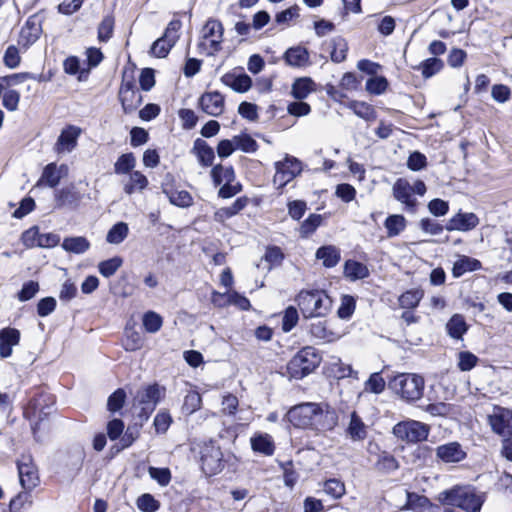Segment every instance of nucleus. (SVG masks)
<instances>
[{
  "mask_svg": "<svg viewBox=\"0 0 512 512\" xmlns=\"http://www.w3.org/2000/svg\"><path fill=\"white\" fill-rule=\"evenodd\" d=\"M114 18L107 15L103 18L98 27V39L101 42H107L113 35Z\"/></svg>",
  "mask_w": 512,
  "mask_h": 512,
  "instance_id": "49",
  "label": "nucleus"
},
{
  "mask_svg": "<svg viewBox=\"0 0 512 512\" xmlns=\"http://www.w3.org/2000/svg\"><path fill=\"white\" fill-rule=\"evenodd\" d=\"M388 87V81L383 76H375L367 80L366 90L375 95H380L386 91Z\"/></svg>",
  "mask_w": 512,
  "mask_h": 512,
  "instance_id": "52",
  "label": "nucleus"
},
{
  "mask_svg": "<svg viewBox=\"0 0 512 512\" xmlns=\"http://www.w3.org/2000/svg\"><path fill=\"white\" fill-rule=\"evenodd\" d=\"M468 328L469 326L461 314H454L446 323L447 334L456 340L462 339Z\"/></svg>",
  "mask_w": 512,
  "mask_h": 512,
  "instance_id": "26",
  "label": "nucleus"
},
{
  "mask_svg": "<svg viewBox=\"0 0 512 512\" xmlns=\"http://www.w3.org/2000/svg\"><path fill=\"white\" fill-rule=\"evenodd\" d=\"M315 91V83L310 78H299L292 85V95L294 98L302 100Z\"/></svg>",
  "mask_w": 512,
  "mask_h": 512,
  "instance_id": "34",
  "label": "nucleus"
},
{
  "mask_svg": "<svg viewBox=\"0 0 512 512\" xmlns=\"http://www.w3.org/2000/svg\"><path fill=\"white\" fill-rule=\"evenodd\" d=\"M423 296L424 292L421 289H411L399 297V304L402 308L412 309L418 306Z\"/></svg>",
  "mask_w": 512,
  "mask_h": 512,
  "instance_id": "39",
  "label": "nucleus"
},
{
  "mask_svg": "<svg viewBox=\"0 0 512 512\" xmlns=\"http://www.w3.org/2000/svg\"><path fill=\"white\" fill-rule=\"evenodd\" d=\"M321 357L312 347H305L297 352L287 364L290 378L302 379L313 372L320 364Z\"/></svg>",
  "mask_w": 512,
  "mask_h": 512,
  "instance_id": "5",
  "label": "nucleus"
},
{
  "mask_svg": "<svg viewBox=\"0 0 512 512\" xmlns=\"http://www.w3.org/2000/svg\"><path fill=\"white\" fill-rule=\"evenodd\" d=\"M143 326L145 330L149 333L158 332L163 324L162 317L156 312L149 311L143 315Z\"/></svg>",
  "mask_w": 512,
  "mask_h": 512,
  "instance_id": "46",
  "label": "nucleus"
},
{
  "mask_svg": "<svg viewBox=\"0 0 512 512\" xmlns=\"http://www.w3.org/2000/svg\"><path fill=\"white\" fill-rule=\"evenodd\" d=\"M126 394L124 390L118 389L116 390L109 398L107 402L108 410L111 412H116L120 410L125 402Z\"/></svg>",
  "mask_w": 512,
  "mask_h": 512,
  "instance_id": "62",
  "label": "nucleus"
},
{
  "mask_svg": "<svg viewBox=\"0 0 512 512\" xmlns=\"http://www.w3.org/2000/svg\"><path fill=\"white\" fill-rule=\"evenodd\" d=\"M121 265L122 259L120 257H113L99 263L98 268L101 275L108 278L114 275L115 272L121 267Z\"/></svg>",
  "mask_w": 512,
  "mask_h": 512,
  "instance_id": "53",
  "label": "nucleus"
},
{
  "mask_svg": "<svg viewBox=\"0 0 512 512\" xmlns=\"http://www.w3.org/2000/svg\"><path fill=\"white\" fill-rule=\"evenodd\" d=\"M162 191L168 197L172 205L180 208H187L193 204V197L186 190L174 189L168 184H163Z\"/></svg>",
  "mask_w": 512,
  "mask_h": 512,
  "instance_id": "23",
  "label": "nucleus"
},
{
  "mask_svg": "<svg viewBox=\"0 0 512 512\" xmlns=\"http://www.w3.org/2000/svg\"><path fill=\"white\" fill-rule=\"evenodd\" d=\"M68 175V166L61 164L57 166L55 163H50L45 166L42 175L37 182V186L46 185L51 188L56 187L62 178Z\"/></svg>",
  "mask_w": 512,
  "mask_h": 512,
  "instance_id": "15",
  "label": "nucleus"
},
{
  "mask_svg": "<svg viewBox=\"0 0 512 512\" xmlns=\"http://www.w3.org/2000/svg\"><path fill=\"white\" fill-rule=\"evenodd\" d=\"M203 471L208 475H213L221 471L223 467L222 452L218 447H206L201 456Z\"/></svg>",
  "mask_w": 512,
  "mask_h": 512,
  "instance_id": "14",
  "label": "nucleus"
},
{
  "mask_svg": "<svg viewBox=\"0 0 512 512\" xmlns=\"http://www.w3.org/2000/svg\"><path fill=\"white\" fill-rule=\"evenodd\" d=\"M211 176L215 185H220L222 182L231 183L235 178L233 168L222 165L214 166L211 170Z\"/></svg>",
  "mask_w": 512,
  "mask_h": 512,
  "instance_id": "40",
  "label": "nucleus"
},
{
  "mask_svg": "<svg viewBox=\"0 0 512 512\" xmlns=\"http://www.w3.org/2000/svg\"><path fill=\"white\" fill-rule=\"evenodd\" d=\"M80 134L81 129L76 126L70 125L64 128L56 142V151L58 153L71 152L75 148Z\"/></svg>",
  "mask_w": 512,
  "mask_h": 512,
  "instance_id": "20",
  "label": "nucleus"
},
{
  "mask_svg": "<svg viewBox=\"0 0 512 512\" xmlns=\"http://www.w3.org/2000/svg\"><path fill=\"white\" fill-rule=\"evenodd\" d=\"M284 59L289 66L304 67L309 63V53L304 47L296 46L285 52Z\"/></svg>",
  "mask_w": 512,
  "mask_h": 512,
  "instance_id": "28",
  "label": "nucleus"
},
{
  "mask_svg": "<svg viewBox=\"0 0 512 512\" xmlns=\"http://www.w3.org/2000/svg\"><path fill=\"white\" fill-rule=\"evenodd\" d=\"M172 423V417L170 413L166 410H160L155 418L153 425L157 433L164 434L169 429Z\"/></svg>",
  "mask_w": 512,
  "mask_h": 512,
  "instance_id": "54",
  "label": "nucleus"
},
{
  "mask_svg": "<svg viewBox=\"0 0 512 512\" xmlns=\"http://www.w3.org/2000/svg\"><path fill=\"white\" fill-rule=\"evenodd\" d=\"M394 198L405 205L406 209L414 210L417 206V200L413 197L411 184L404 178L396 180L392 187Z\"/></svg>",
  "mask_w": 512,
  "mask_h": 512,
  "instance_id": "17",
  "label": "nucleus"
},
{
  "mask_svg": "<svg viewBox=\"0 0 512 512\" xmlns=\"http://www.w3.org/2000/svg\"><path fill=\"white\" fill-rule=\"evenodd\" d=\"M296 301L305 318L323 317L332 306V300L322 290L301 291Z\"/></svg>",
  "mask_w": 512,
  "mask_h": 512,
  "instance_id": "3",
  "label": "nucleus"
},
{
  "mask_svg": "<svg viewBox=\"0 0 512 512\" xmlns=\"http://www.w3.org/2000/svg\"><path fill=\"white\" fill-rule=\"evenodd\" d=\"M274 167L273 183L278 189L286 186L302 171V163L290 155H286L283 160L275 162Z\"/></svg>",
  "mask_w": 512,
  "mask_h": 512,
  "instance_id": "9",
  "label": "nucleus"
},
{
  "mask_svg": "<svg viewBox=\"0 0 512 512\" xmlns=\"http://www.w3.org/2000/svg\"><path fill=\"white\" fill-rule=\"evenodd\" d=\"M19 481L23 489L33 490L38 486L40 479L38 469L31 456L23 455L17 462Z\"/></svg>",
  "mask_w": 512,
  "mask_h": 512,
  "instance_id": "10",
  "label": "nucleus"
},
{
  "mask_svg": "<svg viewBox=\"0 0 512 512\" xmlns=\"http://www.w3.org/2000/svg\"><path fill=\"white\" fill-rule=\"evenodd\" d=\"M193 153L197 156L199 163L204 167H209L213 164L215 158L214 150L206 141L197 139L194 142Z\"/></svg>",
  "mask_w": 512,
  "mask_h": 512,
  "instance_id": "27",
  "label": "nucleus"
},
{
  "mask_svg": "<svg viewBox=\"0 0 512 512\" xmlns=\"http://www.w3.org/2000/svg\"><path fill=\"white\" fill-rule=\"evenodd\" d=\"M324 492L334 499L341 498L345 492V485L338 479H329L324 483Z\"/></svg>",
  "mask_w": 512,
  "mask_h": 512,
  "instance_id": "51",
  "label": "nucleus"
},
{
  "mask_svg": "<svg viewBox=\"0 0 512 512\" xmlns=\"http://www.w3.org/2000/svg\"><path fill=\"white\" fill-rule=\"evenodd\" d=\"M40 238L39 228L33 226L24 231L21 237L22 243L27 248L38 247V239Z\"/></svg>",
  "mask_w": 512,
  "mask_h": 512,
  "instance_id": "61",
  "label": "nucleus"
},
{
  "mask_svg": "<svg viewBox=\"0 0 512 512\" xmlns=\"http://www.w3.org/2000/svg\"><path fill=\"white\" fill-rule=\"evenodd\" d=\"M424 378L414 373H400L389 381V387L403 400L417 401L423 396Z\"/></svg>",
  "mask_w": 512,
  "mask_h": 512,
  "instance_id": "4",
  "label": "nucleus"
},
{
  "mask_svg": "<svg viewBox=\"0 0 512 512\" xmlns=\"http://www.w3.org/2000/svg\"><path fill=\"white\" fill-rule=\"evenodd\" d=\"M119 98L125 113H132L142 103V95L134 84L123 81L119 90Z\"/></svg>",
  "mask_w": 512,
  "mask_h": 512,
  "instance_id": "12",
  "label": "nucleus"
},
{
  "mask_svg": "<svg viewBox=\"0 0 512 512\" xmlns=\"http://www.w3.org/2000/svg\"><path fill=\"white\" fill-rule=\"evenodd\" d=\"M355 310V301L353 297L344 295L341 299V305L338 308V316L342 319H348Z\"/></svg>",
  "mask_w": 512,
  "mask_h": 512,
  "instance_id": "60",
  "label": "nucleus"
},
{
  "mask_svg": "<svg viewBox=\"0 0 512 512\" xmlns=\"http://www.w3.org/2000/svg\"><path fill=\"white\" fill-rule=\"evenodd\" d=\"M366 390L379 394L385 389V380L379 373H373L365 383Z\"/></svg>",
  "mask_w": 512,
  "mask_h": 512,
  "instance_id": "59",
  "label": "nucleus"
},
{
  "mask_svg": "<svg viewBox=\"0 0 512 512\" xmlns=\"http://www.w3.org/2000/svg\"><path fill=\"white\" fill-rule=\"evenodd\" d=\"M436 456L444 463H458L466 458V452L457 442H450L436 448Z\"/></svg>",
  "mask_w": 512,
  "mask_h": 512,
  "instance_id": "19",
  "label": "nucleus"
},
{
  "mask_svg": "<svg viewBox=\"0 0 512 512\" xmlns=\"http://www.w3.org/2000/svg\"><path fill=\"white\" fill-rule=\"evenodd\" d=\"M428 210L434 216H444L449 210V204L442 199L436 198L428 203Z\"/></svg>",
  "mask_w": 512,
  "mask_h": 512,
  "instance_id": "64",
  "label": "nucleus"
},
{
  "mask_svg": "<svg viewBox=\"0 0 512 512\" xmlns=\"http://www.w3.org/2000/svg\"><path fill=\"white\" fill-rule=\"evenodd\" d=\"M62 248L67 252L82 254L90 248V243L82 236L67 237L62 242Z\"/></svg>",
  "mask_w": 512,
  "mask_h": 512,
  "instance_id": "35",
  "label": "nucleus"
},
{
  "mask_svg": "<svg viewBox=\"0 0 512 512\" xmlns=\"http://www.w3.org/2000/svg\"><path fill=\"white\" fill-rule=\"evenodd\" d=\"M347 107L352 110L358 117L366 120L373 121L376 119V111L372 105L363 101H350Z\"/></svg>",
  "mask_w": 512,
  "mask_h": 512,
  "instance_id": "33",
  "label": "nucleus"
},
{
  "mask_svg": "<svg viewBox=\"0 0 512 512\" xmlns=\"http://www.w3.org/2000/svg\"><path fill=\"white\" fill-rule=\"evenodd\" d=\"M225 82L234 91L240 93L248 91L252 85V80L247 74L227 75L225 77Z\"/></svg>",
  "mask_w": 512,
  "mask_h": 512,
  "instance_id": "36",
  "label": "nucleus"
},
{
  "mask_svg": "<svg viewBox=\"0 0 512 512\" xmlns=\"http://www.w3.org/2000/svg\"><path fill=\"white\" fill-rule=\"evenodd\" d=\"M322 222V216L319 214H311L305 219L300 226L299 233L301 237L306 238L320 226Z\"/></svg>",
  "mask_w": 512,
  "mask_h": 512,
  "instance_id": "44",
  "label": "nucleus"
},
{
  "mask_svg": "<svg viewBox=\"0 0 512 512\" xmlns=\"http://www.w3.org/2000/svg\"><path fill=\"white\" fill-rule=\"evenodd\" d=\"M481 268V262L468 256H460L454 263L452 273L454 277H460L467 272Z\"/></svg>",
  "mask_w": 512,
  "mask_h": 512,
  "instance_id": "29",
  "label": "nucleus"
},
{
  "mask_svg": "<svg viewBox=\"0 0 512 512\" xmlns=\"http://www.w3.org/2000/svg\"><path fill=\"white\" fill-rule=\"evenodd\" d=\"M245 206V202L241 199H237L230 207L222 208L215 213V218L217 220H222L224 218H230L237 214L240 210H242Z\"/></svg>",
  "mask_w": 512,
  "mask_h": 512,
  "instance_id": "57",
  "label": "nucleus"
},
{
  "mask_svg": "<svg viewBox=\"0 0 512 512\" xmlns=\"http://www.w3.org/2000/svg\"><path fill=\"white\" fill-rule=\"evenodd\" d=\"M20 332L15 328H4L0 331V357L8 358L12 355V348L19 344Z\"/></svg>",
  "mask_w": 512,
  "mask_h": 512,
  "instance_id": "21",
  "label": "nucleus"
},
{
  "mask_svg": "<svg viewBox=\"0 0 512 512\" xmlns=\"http://www.w3.org/2000/svg\"><path fill=\"white\" fill-rule=\"evenodd\" d=\"M164 395V388L159 385H149L139 390L134 398V409L137 416L146 421L151 413L155 410L156 405L159 403Z\"/></svg>",
  "mask_w": 512,
  "mask_h": 512,
  "instance_id": "6",
  "label": "nucleus"
},
{
  "mask_svg": "<svg viewBox=\"0 0 512 512\" xmlns=\"http://www.w3.org/2000/svg\"><path fill=\"white\" fill-rule=\"evenodd\" d=\"M147 177L140 171H132L129 179L124 183L123 190L126 194L131 195L136 191H142L148 186Z\"/></svg>",
  "mask_w": 512,
  "mask_h": 512,
  "instance_id": "31",
  "label": "nucleus"
},
{
  "mask_svg": "<svg viewBox=\"0 0 512 512\" xmlns=\"http://www.w3.org/2000/svg\"><path fill=\"white\" fill-rule=\"evenodd\" d=\"M289 422L298 428L331 430L336 425L337 417L332 411H323L319 404L303 403L288 411Z\"/></svg>",
  "mask_w": 512,
  "mask_h": 512,
  "instance_id": "1",
  "label": "nucleus"
},
{
  "mask_svg": "<svg viewBox=\"0 0 512 512\" xmlns=\"http://www.w3.org/2000/svg\"><path fill=\"white\" fill-rule=\"evenodd\" d=\"M224 28L222 23L210 18L201 29L199 47L207 54L214 55L222 49Z\"/></svg>",
  "mask_w": 512,
  "mask_h": 512,
  "instance_id": "7",
  "label": "nucleus"
},
{
  "mask_svg": "<svg viewBox=\"0 0 512 512\" xmlns=\"http://www.w3.org/2000/svg\"><path fill=\"white\" fill-rule=\"evenodd\" d=\"M479 362V358L470 351H460L456 356V364L460 371L472 370Z\"/></svg>",
  "mask_w": 512,
  "mask_h": 512,
  "instance_id": "38",
  "label": "nucleus"
},
{
  "mask_svg": "<svg viewBox=\"0 0 512 512\" xmlns=\"http://www.w3.org/2000/svg\"><path fill=\"white\" fill-rule=\"evenodd\" d=\"M148 473L161 486H167L171 481V473L168 468L150 467Z\"/></svg>",
  "mask_w": 512,
  "mask_h": 512,
  "instance_id": "56",
  "label": "nucleus"
},
{
  "mask_svg": "<svg viewBox=\"0 0 512 512\" xmlns=\"http://www.w3.org/2000/svg\"><path fill=\"white\" fill-rule=\"evenodd\" d=\"M479 224V218L472 212H458L455 214L446 225L448 231H462L467 232L474 229Z\"/></svg>",
  "mask_w": 512,
  "mask_h": 512,
  "instance_id": "16",
  "label": "nucleus"
},
{
  "mask_svg": "<svg viewBox=\"0 0 512 512\" xmlns=\"http://www.w3.org/2000/svg\"><path fill=\"white\" fill-rule=\"evenodd\" d=\"M316 257L322 260L325 267H334L340 261V251L337 247L329 245L320 247L316 252Z\"/></svg>",
  "mask_w": 512,
  "mask_h": 512,
  "instance_id": "32",
  "label": "nucleus"
},
{
  "mask_svg": "<svg viewBox=\"0 0 512 512\" xmlns=\"http://www.w3.org/2000/svg\"><path fill=\"white\" fill-rule=\"evenodd\" d=\"M201 403L202 399L200 394L196 391H190L184 398L182 410L186 414H192L200 408Z\"/></svg>",
  "mask_w": 512,
  "mask_h": 512,
  "instance_id": "47",
  "label": "nucleus"
},
{
  "mask_svg": "<svg viewBox=\"0 0 512 512\" xmlns=\"http://www.w3.org/2000/svg\"><path fill=\"white\" fill-rule=\"evenodd\" d=\"M42 32L41 24L36 16H31L27 19L21 28L18 44L24 49H27L37 41Z\"/></svg>",
  "mask_w": 512,
  "mask_h": 512,
  "instance_id": "13",
  "label": "nucleus"
},
{
  "mask_svg": "<svg viewBox=\"0 0 512 512\" xmlns=\"http://www.w3.org/2000/svg\"><path fill=\"white\" fill-rule=\"evenodd\" d=\"M174 44L165 37L159 38L153 43L151 53L156 57L163 58L169 53Z\"/></svg>",
  "mask_w": 512,
  "mask_h": 512,
  "instance_id": "55",
  "label": "nucleus"
},
{
  "mask_svg": "<svg viewBox=\"0 0 512 512\" xmlns=\"http://www.w3.org/2000/svg\"><path fill=\"white\" fill-rule=\"evenodd\" d=\"M437 500L442 505L456 506L466 512H480L486 500V494L478 493L471 486L455 485L450 489L441 491Z\"/></svg>",
  "mask_w": 512,
  "mask_h": 512,
  "instance_id": "2",
  "label": "nucleus"
},
{
  "mask_svg": "<svg viewBox=\"0 0 512 512\" xmlns=\"http://www.w3.org/2000/svg\"><path fill=\"white\" fill-rule=\"evenodd\" d=\"M344 273L348 278L352 280L363 279L368 275V269L364 264L360 262L347 261L345 263Z\"/></svg>",
  "mask_w": 512,
  "mask_h": 512,
  "instance_id": "42",
  "label": "nucleus"
},
{
  "mask_svg": "<svg viewBox=\"0 0 512 512\" xmlns=\"http://www.w3.org/2000/svg\"><path fill=\"white\" fill-rule=\"evenodd\" d=\"M310 332L315 338L327 342H331L336 339L335 334L329 331L326 327L325 322L322 321H318L316 323L311 324Z\"/></svg>",
  "mask_w": 512,
  "mask_h": 512,
  "instance_id": "48",
  "label": "nucleus"
},
{
  "mask_svg": "<svg viewBox=\"0 0 512 512\" xmlns=\"http://www.w3.org/2000/svg\"><path fill=\"white\" fill-rule=\"evenodd\" d=\"M368 435V427L362 421L356 412L350 416V421L346 428V436L353 442H362Z\"/></svg>",
  "mask_w": 512,
  "mask_h": 512,
  "instance_id": "22",
  "label": "nucleus"
},
{
  "mask_svg": "<svg viewBox=\"0 0 512 512\" xmlns=\"http://www.w3.org/2000/svg\"><path fill=\"white\" fill-rule=\"evenodd\" d=\"M135 164L136 159L133 153L122 154L114 164V171L119 175L131 173Z\"/></svg>",
  "mask_w": 512,
  "mask_h": 512,
  "instance_id": "41",
  "label": "nucleus"
},
{
  "mask_svg": "<svg viewBox=\"0 0 512 512\" xmlns=\"http://www.w3.org/2000/svg\"><path fill=\"white\" fill-rule=\"evenodd\" d=\"M489 425L501 438L512 436V412L506 408L495 407L488 417Z\"/></svg>",
  "mask_w": 512,
  "mask_h": 512,
  "instance_id": "11",
  "label": "nucleus"
},
{
  "mask_svg": "<svg viewBox=\"0 0 512 512\" xmlns=\"http://www.w3.org/2000/svg\"><path fill=\"white\" fill-rule=\"evenodd\" d=\"M199 104L203 112L210 116L217 117L224 110V97L219 92H206L200 99Z\"/></svg>",
  "mask_w": 512,
  "mask_h": 512,
  "instance_id": "18",
  "label": "nucleus"
},
{
  "mask_svg": "<svg viewBox=\"0 0 512 512\" xmlns=\"http://www.w3.org/2000/svg\"><path fill=\"white\" fill-rule=\"evenodd\" d=\"M406 226L407 221L405 217L400 214L389 215L384 222V227L387 231V237L389 238L398 236L405 230Z\"/></svg>",
  "mask_w": 512,
  "mask_h": 512,
  "instance_id": "30",
  "label": "nucleus"
},
{
  "mask_svg": "<svg viewBox=\"0 0 512 512\" xmlns=\"http://www.w3.org/2000/svg\"><path fill=\"white\" fill-rule=\"evenodd\" d=\"M335 194L342 201L348 203V202H351L352 200H354V198L356 196V190L352 185L343 183V184L337 185Z\"/></svg>",
  "mask_w": 512,
  "mask_h": 512,
  "instance_id": "63",
  "label": "nucleus"
},
{
  "mask_svg": "<svg viewBox=\"0 0 512 512\" xmlns=\"http://www.w3.org/2000/svg\"><path fill=\"white\" fill-rule=\"evenodd\" d=\"M430 432L429 425L416 420H406L393 427V434L407 442H420L427 439Z\"/></svg>",
  "mask_w": 512,
  "mask_h": 512,
  "instance_id": "8",
  "label": "nucleus"
},
{
  "mask_svg": "<svg viewBox=\"0 0 512 512\" xmlns=\"http://www.w3.org/2000/svg\"><path fill=\"white\" fill-rule=\"evenodd\" d=\"M251 447L254 452L271 456L274 453L275 445L272 437L267 433L255 434L250 439Z\"/></svg>",
  "mask_w": 512,
  "mask_h": 512,
  "instance_id": "24",
  "label": "nucleus"
},
{
  "mask_svg": "<svg viewBox=\"0 0 512 512\" xmlns=\"http://www.w3.org/2000/svg\"><path fill=\"white\" fill-rule=\"evenodd\" d=\"M331 59L336 63H340L346 59L348 50L347 43L342 38H335L331 41Z\"/></svg>",
  "mask_w": 512,
  "mask_h": 512,
  "instance_id": "45",
  "label": "nucleus"
},
{
  "mask_svg": "<svg viewBox=\"0 0 512 512\" xmlns=\"http://www.w3.org/2000/svg\"><path fill=\"white\" fill-rule=\"evenodd\" d=\"M236 149L246 153H253L257 150V142L249 135H237L233 137Z\"/></svg>",
  "mask_w": 512,
  "mask_h": 512,
  "instance_id": "50",
  "label": "nucleus"
},
{
  "mask_svg": "<svg viewBox=\"0 0 512 512\" xmlns=\"http://www.w3.org/2000/svg\"><path fill=\"white\" fill-rule=\"evenodd\" d=\"M137 506L143 512H155L159 508V503L152 495L143 494L138 498Z\"/></svg>",
  "mask_w": 512,
  "mask_h": 512,
  "instance_id": "58",
  "label": "nucleus"
},
{
  "mask_svg": "<svg viewBox=\"0 0 512 512\" xmlns=\"http://www.w3.org/2000/svg\"><path fill=\"white\" fill-rule=\"evenodd\" d=\"M80 199L81 196L76 191L74 185H69L55 191V202L57 207L75 206Z\"/></svg>",
  "mask_w": 512,
  "mask_h": 512,
  "instance_id": "25",
  "label": "nucleus"
},
{
  "mask_svg": "<svg viewBox=\"0 0 512 512\" xmlns=\"http://www.w3.org/2000/svg\"><path fill=\"white\" fill-rule=\"evenodd\" d=\"M375 465L377 470L384 473L393 472L399 467L398 461L388 452H382Z\"/></svg>",
  "mask_w": 512,
  "mask_h": 512,
  "instance_id": "43",
  "label": "nucleus"
},
{
  "mask_svg": "<svg viewBox=\"0 0 512 512\" xmlns=\"http://www.w3.org/2000/svg\"><path fill=\"white\" fill-rule=\"evenodd\" d=\"M128 233V225L125 222H118L108 231L106 241L110 244H120L126 239Z\"/></svg>",
  "mask_w": 512,
  "mask_h": 512,
  "instance_id": "37",
  "label": "nucleus"
}]
</instances>
